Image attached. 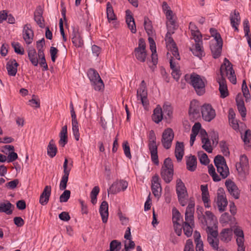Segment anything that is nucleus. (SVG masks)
I'll return each instance as SVG.
<instances>
[{"instance_id":"f257e3e1","label":"nucleus","mask_w":251,"mask_h":251,"mask_svg":"<svg viewBox=\"0 0 251 251\" xmlns=\"http://www.w3.org/2000/svg\"><path fill=\"white\" fill-rule=\"evenodd\" d=\"M198 215L201 224L207 226V241L209 244L214 249H217L218 243V232L213 229V226L215 224L214 215L209 211H206L203 214L200 210L198 211Z\"/></svg>"},{"instance_id":"f03ea898","label":"nucleus","mask_w":251,"mask_h":251,"mask_svg":"<svg viewBox=\"0 0 251 251\" xmlns=\"http://www.w3.org/2000/svg\"><path fill=\"white\" fill-rule=\"evenodd\" d=\"M197 136L201 141H217L219 139L217 131L211 130L207 133L205 129L201 128L200 123H196L193 126L190 141H195Z\"/></svg>"},{"instance_id":"7ed1b4c3","label":"nucleus","mask_w":251,"mask_h":251,"mask_svg":"<svg viewBox=\"0 0 251 251\" xmlns=\"http://www.w3.org/2000/svg\"><path fill=\"white\" fill-rule=\"evenodd\" d=\"M221 78L227 76L229 81L233 84L236 83V77L235 72L232 68V65L226 58L224 59V63L220 68Z\"/></svg>"},{"instance_id":"20e7f679","label":"nucleus","mask_w":251,"mask_h":251,"mask_svg":"<svg viewBox=\"0 0 251 251\" xmlns=\"http://www.w3.org/2000/svg\"><path fill=\"white\" fill-rule=\"evenodd\" d=\"M160 175L166 183H169L172 181L174 175V166L172 161L170 158H167L164 161Z\"/></svg>"},{"instance_id":"39448f33","label":"nucleus","mask_w":251,"mask_h":251,"mask_svg":"<svg viewBox=\"0 0 251 251\" xmlns=\"http://www.w3.org/2000/svg\"><path fill=\"white\" fill-rule=\"evenodd\" d=\"M214 164L221 177L223 179L227 177L229 172L224 157L221 155L216 156L214 159Z\"/></svg>"},{"instance_id":"423d86ee","label":"nucleus","mask_w":251,"mask_h":251,"mask_svg":"<svg viewBox=\"0 0 251 251\" xmlns=\"http://www.w3.org/2000/svg\"><path fill=\"white\" fill-rule=\"evenodd\" d=\"M191 84L194 88L197 94L200 96L205 93V81L200 75L196 74H192L190 76Z\"/></svg>"},{"instance_id":"0eeeda50","label":"nucleus","mask_w":251,"mask_h":251,"mask_svg":"<svg viewBox=\"0 0 251 251\" xmlns=\"http://www.w3.org/2000/svg\"><path fill=\"white\" fill-rule=\"evenodd\" d=\"M88 76L92 84L96 91H100L104 89V83L98 72L93 69H90L88 72Z\"/></svg>"},{"instance_id":"6e6552de","label":"nucleus","mask_w":251,"mask_h":251,"mask_svg":"<svg viewBox=\"0 0 251 251\" xmlns=\"http://www.w3.org/2000/svg\"><path fill=\"white\" fill-rule=\"evenodd\" d=\"M176 29H172L171 28L168 29V31L166 33L165 40L167 47L170 50L174 57L177 60H179L180 57L178 49L174 40L171 37L172 34L174 33V31Z\"/></svg>"},{"instance_id":"1a4fd4ad","label":"nucleus","mask_w":251,"mask_h":251,"mask_svg":"<svg viewBox=\"0 0 251 251\" xmlns=\"http://www.w3.org/2000/svg\"><path fill=\"white\" fill-rule=\"evenodd\" d=\"M137 99L140 100L145 109H147L149 105V101L148 99V92L146 84L144 80H142L140 87L137 91Z\"/></svg>"},{"instance_id":"9d476101","label":"nucleus","mask_w":251,"mask_h":251,"mask_svg":"<svg viewBox=\"0 0 251 251\" xmlns=\"http://www.w3.org/2000/svg\"><path fill=\"white\" fill-rule=\"evenodd\" d=\"M134 54L138 61L141 62H145L147 53L146 50V43L143 38L139 39L138 47L134 49Z\"/></svg>"},{"instance_id":"9b49d317","label":"nucleus","mask_w":251,"mask_h":251,"mask_svg":"<svg viewBox=\"0 0 251 251\" xmlns=\"http://www.w3.org/2000/svg\"><path fill=\"white\" fill-rule=\"evenodd\" d=\"M232 229V232H234L236 237V240L238 246L237 251H245L244 234L242 229L238 226H234Z\"/></svg>"},{"instance_id":"f8f14e48","label":"nucleus","mask_w":251,"mask_h":251,"mask_svg":"<svg viewBox=\"0 0 251 251\" xmlns=\"http://www.w3.org/2000/svg\"><path fill=\"white\" fill-rule=\"evenodd\" d=\"M201 113L202 118L207 122L211 121L216 116L215 110L209 104H205L201 107Z\"/></svg>"},{"instance_id":"ddd939ff","label":"nucleus","mask_w":251,"mask_h":251,"mask_svg":"<svg viewBox=\"0 0 251 251\" xmlns=\"http://www.w3.org/2000/svg\"><path fill=\"white\" fill-rule=\"evenodd\" d=\"M72 164L68 165V160L65 158L63 164V173L59 185V188L61 190H64L66 188L67 183L68 180V177L70 172L71 170Z\"/></svg>"},{"instance_id":"4468645a","label":"nucleus","mask_w":251,"mask_h":251,"mask_svg":"<svg viewBox=\"0 0 251 251\" xmlns=\"http://www.w3.org/2000/svg\"><path fill=\"white\" fill-rule=\"evenodd\" d=\"M236 168L240 174H245L248 172L249 166L248 159L246 155L245 154L240 155L239 162L236 164Z\"/></svg>"},{"instance_id":"2eb2a0df","label":"nucleus","mask_w":251,"mask_h":251,"mask_svg":"<svg viewBox=\"0 0 251 251\" xmlns=\"http://www.w3.org/2000/svg\"><path fill=\"white\" fill-rule=\"evenodd\" d=\"M200 107L197 101L194 100L191 102L189 114L191 120L195 121L200 117Z\"/></svg>"},{"instance_id":"dca6fc26","label":"nucleus","mask_w":251,"mask_h":251,"mask_svg":"<svg viewBox=\"0 0 251 251\" xmlns=\"http://www.w3.org/2000/svg\"><path fill=\"white\" fill-rule=\"evenodd\" d=\"M225 185L231 196L235 199L239 198L240 190L233 181L230 179L226 180L225 182Z\"/></svg>"},{"instance_id":"f3484780","label":"nucleus","mask_w":251,"mask_h":251,"mask_svg":"<svg viewBox=\"0 0 251 251\" xmlns=\"http://www.w3.org/2000/svg\"><path fill=\"white\" fill-rule=\"evenodd\" d=\"M216 199V204L220 211H224L227 206L228 202L225 193L219 190Z\"/></svg>"},{"instance_id":"a211bd4d","label":"nucleus","mask_w":251,"mask_h":251,"mask_svg":"<svg viewBox=\"0 0 251 251\" xmlns=\"http://www.w3.org/2000/svg\"><path fill=\"white\" fill-rule=\"evenodd\" d=\"M151 190L156 197L160 196L162 190L160 179L157 175L153 176L151 179Z\"/></svg>"},{"instance_id":"6ab92c4d","label":"nucleus","mask_w":251,"mask_h":251,"mask_svg":"<svg viewBox=\"0 0 251 251\" xmlns=\"http://www.w3.org/2000/svg\"><path fill=\"white\" fill-rule=\"evenodd\" d=\"M198 39L199 40L194 39L196 44L192 48H190V50L194 55L200 58L203 55L204 51L202 46V38Z\"/></svg>"},{"instance_id":"aec40b11","label":"nucleus","mask_w":251,"mask_h":251,"mask_svg":"<svg viewBox=\"0 0 251 251\" xmlns=\"http://www.w3.org/2000/svg\"><path fill=\"white\" fill-rule=\"evenodd\" d=\"M71 113L72 118V129L76 141L79 140V128L78 126V123L76 119V116L74 109V106L72 103L71 104Z\"/></svg>"},{"instance_id":"412c9836","label":"nucleus","mask_w":251,"mask_h":251,"mask_svg":"<svg viewBox=\"0 0 251 251\" xmlns=\"http://www.w3.org/2000/svg\"><path fill=\"white\" fill-rule=\"evenodd\" d=\"M23 36L26 44H30L32 43L34 36V33L31 29L30 25L26 24L24 26Z\"/></svg>"},{"instance_id":"4be33fe9","label":"nucleus","mask_w":251,"mask_h":251,"mask_svg":"<svg viewBox=\"0 0 251 251\" xmlns=\"http://www.w3.org/2000/svg\"><path fill=\"white\" fill-rule=\"evenodd\" d=\"M128 183L126 181L123 180L114 182L110 187L109 190L113 194L117 193L123 190H125L127 187Z\"/></svg>"},{"instance_id":"5701e85b","label":"nucleus","mask_w":251,"mask_h":251,"mask_svg":"<svg viewBox=\"0 0 251 251\" xmlns=\"http://www.w3.org/2000/svg\"><path fill=\"white\" fill-rule=\"evenodd\" d=\"M51 187L50 186H46L44 190L40 195L39 202L42 205H46L49 201L51 194Z\"/></svg>"},{"instance_id":"b1692460","label":"nucleus","mask_w":251,"mask_h":251,"mask_svg":"<svg viewBox=\"0 0 251 251\" xmlns=\"http://www.w3.org/2000/svg\"><path fill=\"white\" fill-rule=\"evenodd\" d=\"M152 161L155 164H158L157 147L156 142H150L148 145Z\"/></svg>"},{"instance_id":"393cba45","label":"nucleus","mask_w":251,"mask_h":251,"mask_svg":"<svg viewBox=\"0 0 251 251\" xmlns=\"http://www.w3.org/2000/svg\"><path fill=\"white\" fill-rule=\"evenodd\" d=\"M43 9L41 6H38L34 12V19L41 28L45 27L44 20L43 17Z\"/></svg>"},{"instance_id":"a878e982","label":"nucleus","mask_w":251,"mask_h":251,"mask_svg":"<svg viewBox=\"0 0 251 251\" xmlns=\"http://www.w3.org/2000/svg\"><path fill=\"white\" fill-rule=\"evenodd\" d=\"M166 16L167 19V22L166 23L167 28L176 29L177 28V25L176 23V20L173 11L170 9H168L166 12Z\"/></svg>"},{"instance_id":"bb28decb","label":"nucleus","mask_w":251,"mask_h":251,"mask_svg":"<svg viewBox=\"0 0 251 251\" xmlns=\"http://www.w3.org/2000/svg\"><path fill=\"white\" fill-rule=\"evenodd\" d=\"M230 24L235 29V30L238 31V26L239 25L241 21L239 13L236 10H234V12H231L230 14Z\"/></svg>"},{"instance_id":"cd10ccee","label":"nucleus","mask_w":251,"mask_h":251,"mask_svg":"<svg viewBox=\"0 0 251 251\" xmlns=\"http://www.w3.org/2000/svg\"><path fill=\"white\" fill-rule=\"evenodd\" d=\"M126 23L128 27L133 33L136 32V28L134 18L131 15V12L129 10H126Z\"/></svg>"},{"instance_id":"c85d7f7f","label":"nucleus","mask_w":251,"mask_h":251,"mask_svg":"<svg viewBox=\"0 0 251 251\" xmlns=\"http://www.w3.org/2000/svg\"><path fill=\"white\" fill-rule=\"evenodd\" d=\"M175 154L178 162L181 161L184 155V145L183 142H176Z\"/></svg>"},{"instance_id":"c756f323","label":"nucleus","mask_w":251,"mask_h":251,"mask_svg":"<svg viewBox=\"0 0 251 251\" xmlns=\"http://www.w3.org/2000/svg\"><path fill=\"white\" fill-rule=\"evenodd\" d=\"M18 65V64L15 59L8 61L6 64V69L8 74L10 76H15L17 72V67Z\"/></svg>"},{"instance_id":"7c9ffc66","label":"nucleus","mask_w":251,"mask_h":251,"mask_svg":"<svg viewBox=\"0 0 251 251\" xmlns=\"http://www.w3.org/2000/svg\"><path fill=\"white\" fill-rule=\"evenodd\" d=\"M72 40L75 47L81 48L84 45L83 40L78 30H73Z\"/></svg>"},{"instance_id":"2f4dec72","label":"nucleus","mask_w":251,"mask_h":251,"mask_svg":"<svg viewBox=\"0 0 251 251\" xmlns=\"http://www.w3.org/2000/svg\"><path fill=\"white\" fill-rule=\"evenodd\" d=\"M100 213L101 217L102 222L106 223L108 217V204L106 201H103L100 207Z\"/></svg>"},{"instance_id":"473e14b6","label":"nucleus","mask_w":251,"mask_h":251,"mask_svg":"<svg viewBox=\"0 0 251 251\" xmlns=\"http://www.w3.org/2000/svg\"><path fill=\"white\" fill-rule=\"evenodd\" d=\"M149 42L150 44V50L152 52L151 54V60L153 63V64L155 65L157 63V54L156 53V45L155 42L154 41L153 38L152 37H149L148 38Z\"/></svg>"},{"instance_id":"72a5a7b5","label":"nucleus","mask_w":251,"mask_h":251,"mask_svg":"<svg viewBox=\"0 0 251 251\" xmlns=\"http://www.w3.org/2000/svg\"><path fill=\"white\" fill-rule=\"evenodd\" d=\"M232 235V228H224L220 233V238L222 241L227 243L231 240Z\"/></svg>"},{"instance_id":"f704fd0d","label":"nucleus","mask_w":251,"mask_h":251,"mask_svg":"<svg viewBox=\"0 0 251 251\" xmlns=\"http://www.w3.org/2000/svg\"><path fill=\"white\" fill-rule=\"evenodd\" d=\"M219 84V91L222 98H225L228 95V92L225 78H219L218 80Z\"/></svg>"},{"instance_id":"c9c22d12","label":"nucleus","mask_w":251,"mask_h":251,"mask_svg":"<svg viewBox=\"0 0 251 251\" xmlns=\"http://www.w3.org/2000/svg\"><path fill=\"white\" fill-rule=\"evenodd\" d=\"M152 120L155 123L158 124L163 119V112L161 106L158 105L154 109L151 116Z\"/></svg>"},{"instance_id":"e433bc0d","label":"nucleus","mask_w":251,"mask_h":251,"mask_svg":"<svg viewBox=\"0 0 251 251\" xmlns=\"http://www.w3.org/2000/svg\"><path fill=\"white\" fill-rule=\"evenodd\" d=\"M194 226V220L192 221H185L183 224V229L184 234L188 237H190L193 233Z\"/></svg>"},{"instance_id":"4c0bfd02","label":"nucleus","mask_w":251,"mask_h":251,"mask_svg":"<svg viewBox=\"0 0 251 251\" xmlns=\"http://www.w3.org/2000/svg\"><path fill=\"white\" fill-rule=\"evenodd\" d=\"M187 169L191 172L194 171L197 168V158L195 156H190L186 159Z\"/></svg>"},{"instance_id":"58836bf2","label":"nucleus","mask_w":251,"mask_h":251,"mask_svg":"<svg viewBox=\"0 0 251 251\" xmlns=\"http://www.w3.org/2000/svg\"><path fill=\"white\" fill-rule=\"evenodd\" d=\"M223 44H212L210 49L213 57L214 58H218L221 54Z\"/></svg>"},{"instance_id":"ea45409f","label":"nucleus","mask_w":251,"mask_h":251,"mask_svg":"<svg viewBox=\"0 0 251 251\" xmlns=\"http://www.w3.org/2000/svg\"><path fill=\"white\" fill-rule=\"evenodd\" d=\"M28 57L34 66H37L38 64V59L37 57V53L36 50L32 48H29L28 50Z\"/></svg>"},{"instance_id":"a19ab883","label":"nucleus","mask_w":251,"mask_h":251,"mask_svg":"<svg viewBox=\"0 0 251 251\" xmlns=\"http://www.w3.org/2000/svg\"><path fill=\"white\" fill-rule=\"evenodd\" d=\"M106 15L107 20L109 23L112 21H114L117 19L112 6L109 2H108L106 4Z\"/></svg>"},{"instance_id":"79ce46f5","label":"nucleus","mask_w":251,"mask_h":251,"mask_svg":"<svg viewBox=\"0 0 251 251\" xmlns=\"http://www.w3.org/2000/svg\"><path fill=\"white\" fill-rule=\"evenodd\" d=\"M12 204L8 201L0 202V212H4L7 214H10L12 212Z\"/></svg>"},{"instance_id":"37998d69","label":"nucleus","mask_w":251,"mask_h":251,"mask_svg":"<svg viewBox=\"0 0 251 251\" xmlns=\"http://www.w3.org/2000/svg\"><path fill=\"white\" fill-rule=\"evenodd\" d=\"M144 27L145 29L149 36V37H151L154 35V31L153 29V27L151 25V21L147 17H145L144 19Z\"/></svg>"},{"instance_id":"c03bdc74","label":"nucleus","mask_w":251,"mask_h":251,"mask_svg":"<svg viewBox=\"0 0 251 251\" xmlns=\"http://www.w3.org/2000/svg\"><path fill=\"white\" fill-rule=\"evenodd\" d=\"M194 237L196 243V251H204L203 249V242L201 239V235L199 232L196 231L194 232Z\"/></svg>"},{"instance_id":"a18cd8bd","label":"nucleus","mask_w":251,"mask_h":251,"mask_svg":"<svg viewBox=\"0 0 251 251\" xmlns=\"http://www.w3.org/2000/svg\"><path fill=\"white\" fill-rule=\"evenodd\" d=\"M174 137V132L171 128H167L162 133V140L164 141H172Z\"/></svg>"},{"instance_id":"49530a36","label":"nucleus","mask_w":251,"mask_h":251,"mask_svg":"<svg viewBox=\"0 0 251 251\" xmlns=\"http://www.w3.org/2000/svg\"><path fill=\"white\" fill-rule=\"evenodd\" d=\"M176 191L177 195L187 194L185 186L180 179L176 180Z\"/></svg>"},{"instance_id":"de8ad7c7","label":"nucleus","mask_w":251,"mask_h":251,"mask_svg":"<svg viewBox=\"0 0 251 251\" xmlns=\"http://www.w3.org/2000/svg\"><path fill=\"white\" fill-rule=\"evenodd\" d=\"M189 29L191 30V34L193 37V39H198V38H202V36L198 29L196 25L192 23H190L189 24Z\"/></svg>"},{"instance_id":"09e8293b","label":"nucleus","mask_w":251,"mask_h":251,"mask_svg":"<svg viewBox=\"0 0 251 251\" xmlns=\"http://www.w3.org/2000/svg\"><path fill=\"white\" fill-rule=\"evenodd\" d=\"M172 215L173 224L184 222L182 218L181 217L180 213L176 208L173 209Z\"/></svg>"},{"instance_id":"8fccbe9b","label":"nucleus","mask_w":251,"mask_h":251,"mask_svg":"<svg viewBox=\"0 0 251 251\" xmlns=\"http://www.w3.org/2000/svg\"><path fill=\"white\" fill-rule=\"evenodd\" d=\"M100 191L99 186H95L90 193L91 201L93 204H95L97 202V196Z\"/></svg>"},{"instance_id":"3c124183","label":"nucleus","mask_w":251,"mask_h":251,"mask_svg":"<svg viewBox=\"0 0 251 251\" xmlns=\"http://www.w3.org/2000/svg\"><path fill=\"white\" fill-rule=\"evenodd\" d=\"M57 151V149L56 146L53 143L50 142V144L47 147L48 155L50 156V157L52 158L55 156Z\"/></svg>"},{"instance_id":"603ef678","label":"nucleus","mask_w":251,"mask_h":251,"mask_svg":"<svg viewBox=\"0 0 251 251\" xmlns=\"http://www.w3.org/2000/svg\"><path fill=\"white\" fill-rule=\"evenodd\" d=\"M208 173L212 177L214 181H219L221 178L215 172V169L212 165L208 166Z\"/></svg>"},{"instance_id":"864d4df0","label":"nucleus","mask_w":251,"mask_h":251,"mask_svg":"<svg viewBox=\"0 0 251 251\" xmlns=\"http://www.w3.org/2000/svg\"><path fill=\"white\" fill-rule=\"evenodd\" d=\"M194 209L187 207L185 213V219L186 221H192L194 220Z\"/></svg>"},{"instance_id":"5fc2aeb1","label":"nucleus","mask_w":251,"mask_h":251,"mask_svg":"<svg viewBox=\"0 0 251 251\" xmlns=\"http://www.w3.org/2000/svg\"><path fill=\"white\" fill-rule=\"evenodd\" d=\"M60 140L59 141H67L68 139L67 136V126L66 125L62 127L61 131L59 133Z\"/></svg>"},{"instance_id":"6e6d98bb","label":"nucleus","mask_w":251,"mask_h":251,"mask_svg":"<svg viewBox=\"0 0 251 251\" xmlns=\"http://www.w3.org/2000/svg\"><path fill=\"white\" fill-rule=\"evenodd\" d=\"M121 248V242L117 240H113L110 244V251H119Z\"/></svg>"},{"instance_id":"4d7b16f0","label":"nucleus","mask_w":251,"mask_h":251,"mask_svg":"<svg viewBox=\"0 0 251 251\" xmlns=\"http://www.w3.org/2000/svg\"><path fill=\"white\" fill-rule=\"evenodd\" d=\"M45 45V40L44 38H42L41 40H40L36 42V47L38 50V55H40V52L42 54H44V47Z\"/></svg>"},{"instance_id":"13d9d810","label":"nucleus","mask_w":251,"mask_h":251,"mask_svg":"<svg viewBox=\"0 0 251 251\" xmlns=\"http://www.w3.org/2000/svg\"><path fill=\"white\" fill-rule=\"evenodd\" d=\"M221 150L225 156L229 155V151L227 142H220Z\"/></svg>"},{"instance_id":"bf43d9fd","label":"nucleus","mask_w":251,"mask_h":251,"mask_svg":"<svg viewBox=\"0 0 251 251\" xmlns=\"http://www.w3.org/2000/svg\"><path fill=\"white\" fill-rule=\"evenodd\" d=\"M199 156L200 158V162L202 164L207 165L209 163V160L207 154L203 152H199Z\"/></svg>"},{"instance_id":"052dcab7","label":"nucleus","mask_w":251,"mask_h":251,"mask_svg":"<svg viewBox=\"0 0 251 251\" xmlns=\"http://www.w3.org/2000/svg\"><path fill=\"white\" fill-rule=\"evenodd\" d=\"M12 46L14 49V50L17 53L21 55L24 54V49L23 48L21 47L19 43L13 42L12 43Z\"/></svg>"},{"instance_id":"680f3d73","label":"nucleus","mask_w":251,"mask_h":251,"mask_svg":"<svg viewBox=\"0 0 251 251\" xmlns=\"http://www.w3.org/2000/svg\"><path fill=\"white\" fill-rule=\"evenodd\" d=\"M71 192L69 190H65L64 192L61 195L59 198L60 201L61 202H65L68 201L70 197Z\"/></svg>"},{"instance_id":"e2e57ef3","label":"nucleus","mask_w":251,"mask_h":251,"mask_svg":"<svg viewBox=\"0 0 251 251\" xmlns=\"http://www.w3.org/2000/svg\"><path fill=\"white\" fill-rule=\"evenodd\" d=\"M123 148L126 156L128 158H131V155L130 151V146L128 142H123Z\"/></svg>"},{"instance_id":"0e129e2a","label":"nucleus","mask_w":251,"mask_h":251,"mask_svg":"<svg viewBox=\"0 0 251 251\" xmlns=\"http://www.w3.org/2000/svg\"><path fill=\"white\" fill-rule=\"evenodd\" d=\"M183 223L184 222L173 224L174 230L178 236H180L181 235Z\"/></svg>"},{"instance_id":"69168bd1","label":"nucleus","mask_w":251,"mask_h":251,"mask_svg":"<svg viewBox=\"0 0 251 251\" xmlns=\"http://www.w3.org/2000/svg\"><path fill=\"white\" fill-rule=\"evenodd\" d=\"M178 201L181 205L184 206H185L188 201V195L187 194H183V195H177Z\"/></svg>"},{"instance_id":"338daca9","label":"nucleus","mask_w":251,"mask_h":251,"mask_svg":"<svg viewBox=\"0 0 251 251\" xmlns=\"http://www.w3.org/2000/svg\"><path fill=\"white\" fill-rule=\"evenodd\" d=\"M163 112L166 114L169 118H171L173 114L172 107L167 104H164L163 106Z\"/></svg>"},{"instance_id":"774afa93","label":"nucleus","mask_w":251,"mask_h":251,"mask_svg":"<svg viewBox=\"0 0 251 251\" xmlns=\"http://www.w3.org/2000/svg\"><path fill=\"white\" fill-rule=\"evenodd\" d=\"M231 219V216L227 213L223 214L220 219V222L223 224H226L229 222Z\"/></svg>"}]
</instances>
